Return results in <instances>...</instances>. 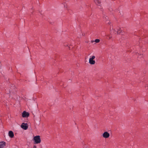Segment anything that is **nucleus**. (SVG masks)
Wrapping results in <instances>:
<instances>
[{
  "label": "nucleus",
  "instance_id": "obj_1",
  "mask_svg": "<svg viewBox=\"0 0 148 148\" xmlns=\"http://www.w3.org/2000/svg\"><path fill=\"white\" fill-rule=\"evenodd\" d=\"M34 143L38 144L40 143L41 140L40 136L38 135L34 136L33 138Z\"/></svg>",
  "mask_w": 148,
  "mask_h": 148
},
{
  "label": "nucleus",
  "instance_id": "obj_2",
  "mask_svg": "<svg viewBox=\"0 0 148 148\" xmlns=\"http://www.w3.org/2000/svg\"><path fill=\"white\" fill-rule=\"evenodd\" d=\"M110 135L109 133L107 132H104L102 134L103 137L105 138H108L110 136Z\"/></svg>",
  "mask_w": 148,
  "mask_h": 148
},
{
  "label": "nucleus",
  "instance_id": "obj_3",
  "mask_svg": "<svg viewBox=\"0 0 148 148\" xmlns=\"http://www.w3.org/2000/svg\"><path fill=\"white\" fill-rule=\"evenodd\" d=\"M21 127V128L25 130H26L28 128L27 124V123H23Z\"/></svg>",
  "mask_w": 148,
  "mask_h": 148
},
{
  "label": "nucleus",
  "instance_id": "obj_4",
  "mask_svg": "<svg viewBox=\"0 0 148 148\" xmlns=\"http://www.w3.org/2000/svg\"><path fill=\"white\" fill-rule=\"evenodd\" d=\"M29 113L26 111H24L22 113V116L23 117H28L29 116Z\"/></svg>",
  "mask_w": 148,
  "mask_h": 148
},
{
  "label": "nucleus",
  "instance_id": "obj_5",
  "mask_svg": "<svg viewBox=\"0 0 148 148\" xmlns=\"http://www.w3.org/2000/svg\"><path fill=\"white\" fill-rule=\"evenodd\" d=\"M6 145V143L4 141L0 142V148H3Z\"/></svg>",
  "mask_w": 148,
  "mask_h": 148
},
{
  "label": "nucleus",
  "instance_id": "obj_6",
  "mask_svg": "<svg viewBox=\"0 0 148 148\" xmlns=\"http://www.w3.org/2000/svg\"><path fill=\"white\" fill-rule=\"evenodd\" d=\"M8 136L11 138H12L14 136V134L12 131H10L8 132Z\"/></svg>",
  "mask_w": 148,
  "mask_h": 148
},
{
  "label": "nucleus",
  "instance_id": "obj_7",
  "mask_svg": "<svg viewBox=\"0 0 148 148\" xmlns=\"http://www.w3.org/2000/svg\"><path fill=\"white\" fill-rule=\"evenodd\" d=\"M113 30L115 32H116L118 34H120L121 32V29L119 28Z\"/></svg>",
  "mask_w": 148,
  "mask_h": 148
},
{
  "label": "nucleus",
  "instance_id": "obj_8",
  "mask_svg": "<svg viewBox=\"0 0 148 148\" xmlns=\"http://www.w3.org/2000/svg\"><path fill=\"white\" fill-rule=\"evenodd\" d=\"M105 20L106 24H110V23L108 17L107 16H106L105 17Z\"/></svg>",
  "mask_w": 148,
  "mask_h": 148
},
{
  "label": "nucleus",
  "instance_id": "obj_9",
  "mask_svg": "<svg viewBox=\"0 0 148 148\" xmlns=\"http://www.w3.org/2000/svg\"><path fill=\"white\" fill-rule=\"evenodd\" d=\"M89 62L90 64L92 65L95 64V61L94 60L90 58H89Z\"/></svg>",
  "mask_w": 148,
  "mask_h": 148
},
{
  "label": "nucleus",
  "instance_id": "obj_10",
  "mask_svg": "<svg viewBox=\"0 0 148 148\" xmlns=\"http://www.w3.org/2000/svg\"><path fill=\"white\" fill-rule=\"evenodd\" d=\"M95 2L97 5H98V6H101V2L100 0H95Z\"/></svg>",
  "mask_w": 148,
  "mask_h": 148
},
{
  "label": "nucleus",
  "instance_id": "obj_11",
  "mask_svg": "<svg viewBox=\"0 0 148 148\" xmlns=\"http://www.w3.org/2000/svg\"><path fill=\"white\" fill-rule=\"evenodd\" d=\"M100 42V40L99 39H96L95 40H92L91 41L92 43L95 42L96 43H98Z\"/></svg>",
  "mask_w": 148,
  "mask_h": 148
},
{
  "label": "nucleus",
  "instance_id": "obj_12",
  "mask_svg": "<svg viewBox=\"0 0 148 148\" xmlns=\"http://www.w3.org/2000/svg\"><path fill=\"white\" fill-rule=\"evenodd\" d=\"M105 36L107 37V38H108L109 39H110L112 37V36H111L110 35L108 34H106Z\"/></svg>",
  "mask_w": 148,
  "mask_h": 148
},
{
  "label": "nucleus",
  "instance_id": "obj_13",
  "mask_svg": "<svg viewBox=\"0 0 148 148\" xmlns=\"http://www.w3.org/2000/svg\"><path fill=\"white\" fill-rule=\"evenodd\" d=\"M95 57L94 56H90V58L94 60V59H95Z\"/></svg>",
  "mask_w": 148,
  "mask_h": 148
},
{
  "label": "nucleus",
  "instance_id": "obj_14",
  "mask_svg": "<svg viewBox=\"0 0 148 148\" xmlns=\"http://www.w3.org/2000/svg\"><path fill=\"white\" fill-rule=\"evenodd\" d=\"M95 57L94 56H90V58L94 60V59H95Z\"/></svg>",
  "mask_w": 148,
  "mask_h": 148
},
{
  "label": "nucleus",
  "instance_id": "obj_15",
  "mask_svg": "<svg viewBox=\"0 0 148 148\" xmlns=\"http://www.w3.org/2000/svg\"><path fill=\"white\" fill-rule=\"evenodd\" d=\"M33 148H36V146L34 145L33 146Z\"/></svg>",
  "mask_w": 148,
  "mask_h": 148
},
{
  "label": "nucleus",
  "instance_id": "obj_16",
  "mask_svg": "<svg viewBox=\"0 0 148 148\" xmlns=\"http://www.w3.org/2000/svg\"><path fill=\"white\" fill-rule=\"evenodd\" d=\"M64 46H66V45H64Z\"/></svg>",
  "mask_w": 148,
  "mask_h": 148
}]
</instances>
